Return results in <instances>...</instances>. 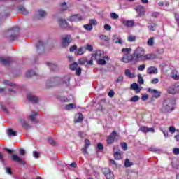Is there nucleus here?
I'll return each instance as SVG.
<instances>
[{"instance_id": "nucleus-42", "label": "nucleus", "mask_w": 179, "mask_h": 179, "mask_svg": "<svg viewBox=\"0 0 179 179\" xmlns=\"http://www.w3.org/2000/svg\"><path fill=\"white\" fill-rule=\"evenodd\" d=\"M86 62H87V59L85 57H83L79 59L78 64L80 65H85L86 64Z\"/></svg>"}, {"instance_id": "nucleus-21", "label": "nucleus", "mask_w": 179, "mask_h": 179, "mask_svg": "<svg viewBox=\"0 0 179 179\" xmlns=\"http://www.w3.org/2000/svg\"><path fill=\"white\" fill-rule=\"evenodd\" d=\"M113 43L115 44H122V40L121 37L118 36L117 35H113L112 38Z\"/></svg>"}, {"instance_id": "nucleus-11", "label": "nucleus", "mask_w": 179, "mask_h": 179, "mask_svg": "<svg viewBox=\"0 0 179 179\" xmlns=\"http://www.w3.org/2000/svg\"><path fill=\"white\" fill-rule=\"evenodd\" d=\"M139 131H141V132H143V134H148V132H152V134H155V128L148 127L146 126H141L139 128Z\"/></svg>"}, {"instance_id": "nucleus-20", "label": "nucleus", "mask_w": 179, "mask_h": 179, "mask_svg": "<svg viewBox=\"0 0 179 179\" xmlns=\"http://www.w3.org/2000/svg\"><path fill=\"white\" fill-rule=\"evenodd\" d=\"M0 62L3 65H9L12 62V59L10 57H0Z\"/></svg>"}, {"instance_id": "nucleus-41", "label": "nucleus", "mask_w": 179, "mask_h": 179, "mask_svg": "<svg viewBox=\"0 0 179 179\" xmlns=\"http://www.w3.org/2000/svg\"><path fill=\"white\" fill-rule=\"evenodd\" d=\"M48 66L52 70V71H55L57 69V65L53 63H48Z\"/></svg>"}, {"instance_id": "nucleus-16", "label": "nucleus", "mask_w": 179, "mask_h": 179, "mask_svg": "<svg viewBox=\"0 0 179 179\" xmlns=\"http://www.w3.org/2000/svg\"><path fill=\"white\" fill-rule=\"evenodd\" d=\"M179 92V85L169 87L168 88V93L170 94H176V93H178Z\"/></svg>"}, {"instance_id": "nucleus-63", "label": "nucleus", "mask_w": 179, "mask_h": 179, "mask_svg": "<svg viewBox=\"0 0 179 179\" xmlns=\"http://www.w3.org/2000/svg\"><path fill=\"white\" fill-rule=\"evenodd\" d=\"M76 48H78V47L76 45L71 46L69 49L70 52H73Z\"/></svg>"}, {"instance_id": "nucleus-30", "label": "nucleus", "mask_w": 179, "mask_h": 179, "mask_svg": "<svg viewBox=\"0 0 179 179\" xmlns=\"http://www.w3.org/2000/svg\"><path fill=\"white\" fill-rule=\"evenodd\" d=\"M18 11H20L21 13H22V15H28L29 14V12L27 11V10H26V8L23 6L18 7Z\"/></svg>"}, {"instance_id": "nucleus-7", "label": "nucleus", "mask_w": 179, "mask_h": 179, "mask_svg": "<svg viewBox=\"0 0 179 179\" xmlns=\"http://www.w3.org/2000/svg\"><path fill=\"white\" fill-rule=\"evenodd\" d=\"M117 136H118V134H117V131H113L110 135L107 138V143L108 145H112V143H114L115 138H117Z\"/></svg>"}, {"instance_id": "nucleus-37", "label": "nucleus", "mask_w": 179, "mask_h": 179, "mask_svg": "<svg viewBox=\"0 0 179 179\" xmlns=\"http://www.w3.org/2000/svg\"><path fill=\"white\" fill-rule=\"evenodd\" d=\"M139 96H138V95H136V96H134L133 97H131V99H130V101L131 102V103H136L137 101H139Z\"/></svg>"}, {"instance_id": "nucleus-31", "label": "nucleus", "mask_w": 179, "mask_h": 179, "mask_svg": "<svg viewBox=\"0 0 179 179\" xmlns=\"http://www.w3.org/2000/svg\"><path fill=\"white\" fill-rule=\"evenodd\" d=\"M36 117H37V113L34 112L31 115L29 116V120L32 121V122H36Z\"/></svg>"}, {"instance_id": "nucleus-33", "label": "nucleus", "mask_w": 179, "mask_h": 179, "mask_svg": "<svg viewBox=\"0 0 179 179\" xmlns=\"http://www.w3.org/2000/svg\"><path fill=\"white\" fill-rule=\"evenodd\" d=\"M147 44L149 47H153V45H155V38H150L147 41Z\"/></svg>"}, {"instance_id": "nucleus-8", "label": "nucleus", "mask_w": 179, "mask_h": 179, "mask_svg": "<svg viewBox=\"0 0 179 179\" xmlns=\"http://www.w3.org/2000/svg\"><path fill=\"white\" fill-rule=\"evenodd\" d=\"M95 59H106V61H108V56H104V52L101 50H97L94 54Z\"/></svg>"}, {"instance_id": "nucleus-10", "label": "nucleus", "mask_w": 179, "mask_h": 179, "mask_svg": "<svg viewBox=\"0 0 179 179\" xmlns=\"http://www.w3.org/2000/svg\"><path fill=\"white\" fill-rule=\"evenodd\" d=\"M134 10L137 12L138 16H143L145 15V7L142 5L134 7Z\"/></svg>"}, {"instance_id": "nucleus-25", "label": "nucleus", "mask_w": 179, "mask_h": 179, "mask_svg": "<svg viewBox=\"0 0 179 179\" xmlns=\"http://www.w3.org/2000/svg\"><path fill=\"white\" fill-rule=\"evenodd\" d=\"M158 71L156 67L151 66L147 69V73H149V75H152L153 73H157Z\"/></svg>"}, {"instance_id": "nucleus-53", "label": "nucleus", "mask_w": 179, "mask_h": 179, "mask_svg": "<svg viewBox=\"0 0 179 179\" xmlns=\"http://www.w3.org/2000/svg\"><path fill=\"white\" fill-rule=\"evenodd\" d=\"M121 147L123 150H127V149H128V145H127V143H122Z\"/></svg>"}, {"instance_id": "nucleus-35", "label": "nucleus", "mask_w": 179, "mask_h": 179, "mask_svg": "<svg viewBox=\"0 0 179 179\" xmlns=\"http://www.w3.org/2000/svg\"><path fill=\"white\" fill-rule=\"evenodd\" d=\"M99 38L102 41H110V38L108 36H106V35H103V34L100 35Z\"/></svg>"}, {"instance_id": "nucleus-9", "label": "nucleus", "mask_w": 179, "mask_h": 179, "mask_svg": "<svg viewBox=\"0 0 179 179\" xmlns=\"http://www.w3.org/2000/svg\"><path fill=\"white\" fill-rule=\"evenodd\" d=\"M113 152H114V157L115 160H121L122 159V155H121V150L118 147L115 146L113 148Z\"/></svg>"}, {"instance_id": "nucleus-3", "label": "nucleus", "mask_w": 179, "mask_h": 179, "mask_svg": "<svg viewBox=\"0 0 179 179\" xmlns=\"http://www.w3.org/2000/svg\"><path fill=\"white\" fill-rule=\"evenodd\" d=\"M174 109L173 100L166 99L163 102V106L161 109L162 113H170Z\"/></svg>"}, {"instance_id": "nucleus-29", "label": "nucleus", "mask_w": 179, "mask_h": 179, "mask_svg": "<svg viewBox=\"0 0 179 179\" xmlns=\"http://www.w3.org/2000/svg\"><path fill=\"white\" fill-rule=\"evenodd\" d=\"M85 52H86V49L85 48H79L76 50L77 55H83V54Z\"/></svg>"}, {"instance_id": "nucleus-17", "label": "nucleus", "mask_w": 179, "mask_h": 179, "mask_svg": "<svg viewBox=\"0 0 179 179\" xmlns=\"http://www.w3.org/2000/svg\"><path fill=\"white\" fill-rule=\"evenodd\" d=\"M27 99L29 101H31V103H38V98H37V96L33 95L32 94H29L27 96Z\"/></svg>"}, {"instance_id": "nucleus-4", "label": "nucleus", "mask_w": 179, "mask_h": 179, "mask_svg": "<svg viewBox=\"0 0 179 179\" xmlns=\"http://www.w3.org/2000/svg\"><path fill=\"white\" fill-rule=\"evenodd\" d=\"M20 29H19V27H13L11 29H10L8 31V34L9 36V39L10 40H15L16 37H17V34H19V31Z\"/></svg>"}, {"instance_id": "nucleus-49", "label": "nucleus", "mask_w": 179, "mask_h": 179, "mask_svg": "<svg viewBox=\"0 0 179 179\" xmlns=\"http://www.w3.org/2000/svg\"><path fill=\"white\" fill-rule=\"evenodd\" d=\"M77 67H78V63H74L70 65V69H71V71H75V69H76Z\"/></svg>"}, {"instance_id": "nucleus-38", "label": "nucleus", "mask_w": 179, "mask_h": 179, "mask_svg": "<svg viewBox=\"0 0 179 179\" xmlns=\"http://www.w3.org/2000/svg\"><path fill=\"white\" fill-rule=\"evenodd\" d=\"M8 136H16V135H17V134L16 133V131H13V129H9L7 132Z\"/></svg>"}, {"instance_id": "nucleus-51", "label": "nucleus", "mask_w": 179, "mask_h": 179, "mask_svg": "<svg viewBox=\"0 0 179 179\" xmlns=\"http://www.w3.org/2000/svg\"><path fill=\"white\" fill-rule=\"evenodd\" d=\"M169 131L171 132V134H174L176 132V127H174V126L169 127Z\"/></svg>"}, {"instance_id": "nucleus-55", "label": "nucleus", "mask_w": 179, "mask_h": 179, "mask_svg": "<svg viewBox=\"0 0 179 179\" xmlns=\"http://www.w3.org/2000/svg\"><path fill=\"white\" fill-rule=\"evenodd\" d=\"M76 73L78 76L80 75L82 73V69L80 67L76 69Z\"/></svg>"}, {"instance_id": "nucleus-61", "label": "nucleus", "mask_w": 179, "mask_h": 179, "mask_svg": "<svg viewBox=\"0 0 179 179\" xmlns=\"http://www.w3.org/2000/svg\"><path fill=\"white\" fill-rule=\"evenodd\" d=\"M145 68H146V65L141 64L138 67V71H144Z\"/></svg>"}, {"instance_id": "nucleus-12", "label": "nucleus", "mask_w": 179, "mask_h": 179, "mask_svg": "<svg viewBox=\"0 0 179 179\" xmlns=\"http://www.w3.org/2000/svg\"><path fill=\"white\" fill-rule=\"evenodd\" d=\"M36 16L37 19H44L47 16V11L39 9L37 10Z\"/></svg>"}, {"instance_id": "nucleus-19", "label": "nucleus", "mask_w": 179, "mask_h": 179, "mask_svg": "<svg viewBox=\"0 0 179 179\" xmlns=\"http://www.w3.org/2000/svg\"><path fill=\"white\" fill-rule=\"evenodd\" d=\"M11 160L13 162H17V163H21L22 164H24V161L20 157L16 155H13Z\"/></svg>"}, {"instance_id": "nucleus-64", "label": "nucleus", "mask_w": 179, "mask_h": 179, "mask_svg": "<svg viewBox=\"0 0 179 179\" xmlns=\"http://www.w3.org/2000/svg\"><path fill=\"white\" fill-rule=\"evenodd\" d=\"M173 152L174 155H179V148H174Z\"/></svg>"}, {"instance_id": "nucleus-43", "label": "nucleus", "mask_w": 179, "mask_h": 179, "mask_svg": "<svg viewBox=\"0 0 179 179\" xmlns=\"http://www.w3.org/2000/svg\"><path fill=\"white\" fill-rule=\"evenodd\" d=\"M133 165H134V163L130 162L129 159H125V162H124L125 167H131V166H133Z\"/></svg>"}, {"instance_id": "nucleus-47", "label": "nucleus", "mask_w": 179, "mask_h": 179, "mask_svg": "<svg viewBox=\"0 0 179 179\" xmlns=\"http://www.w3.org/2000/svg\"><path fill=\"white\" fill-rule=\"evenodd\" d=\"M106 64H107V62L104 59H98V65H106Z\"/></svg>"}, {"instance_id": "nucleus-27", "label": "nucleus", "mask_w": 179, "mask_h": 179, "mask_svg": "<svg viewBox=\"0 0 179 179\" xmlns=\"http://www.w3.org/2000/svg\"><path fill=\"white\" fill-rule=\"evenodd\" d=\"M59 27L62 29V30H69V29H71V26H69L68 23H61Z\"/></svg>"}, {"instance_id": "nucleus-45", "label": "nucleus", "mask_w": 179, "mask_h": 179, "mask_svg": "<svg viewBox=\"0 0 179 179\" xmlns=\"http://www.w3.org/2000/svg\"><path fill=\"white\" fill-rule=\"evenodd\" d=\"M34 75H36V73H34V71H29L26 73L27 78H31V76H34Z\"/></svg>"}, {"instance_id": "nucleus-14", "label": "nucleus", "mask_w": 179, "mask_h": 179, "mask_svg": "<svg viewBox=\"0 0 179 179\" xmlns=\"http://www.w3.org/2000/svg\"><path fill=\"white\" fill-rule=\"evenodd\" d=\"M69 22H81V20H83V17L80 15H71L69 19Z\"/></svg>"}, {"instance_id": "nucleus-48", "label": "nucleus", "mask_w": 179, "mask_h": 179, "mask_svg": "<svg viewBox=\"0 0 179 179\" xmlns=\"http://www.w3.org/2000/svg\"><path fill=\"white\" fill-rule=\"evenodd\" d=\"M59 100L62 103H68V101H69V100L68 99L67 97L65 96H62L59 98Z\"/></svg>"}, {"instance_id": "nucleus-57", "label": "nucleus", "mask_w": 179, "mask_h": 179, "mask_svg": "<svg viewBox=\"0 0 179 179\" xmlns=\"http://www.w3.org/2000/svg\"><path fill=\"white\" fill-rule=\"evenodd\" d=\"M152 85H157V83H159V78H153L151 80Z\"/></svg>"}, {"instance_id": "nucleus-36", "label": "nucleus", "mask_w": 179, "mask_h": 179, "mask_svg": "<svg viewBox=\"0 0 179 179\" xmlns=\"http://www.w3.org/2000/svg\"><path fill=\"white\" fill-rule=\"evenodd\" d=\"M124 27L126 29H132V27H135V23H124Z\"/></svg>"}, {"instance_id": "nucleus-39", "label": "nucleus", "mask_w": 179, "mask_h": 179, "mask_svg": "<svg viewBox=\"0 0 179 179\" xmlns=\"http://www.w3.org/2000/svg\"><path fill=\"white\" fill-rule=\"evenodd\" d=\"M110 17L112 19H113L114 20H117L120 19V16L118 15V14H117L115 13H110Z\"/></svg>"}, {"instance_id": "nucleus-62", "label": "nucleus", "mask_w": 179, "mask_h": 179, "mask_svg": "<svg viewBox=\"0 0 179 179\" xmlns=\"http://www.w3.org/2000/svg\"><path fill=\"white\" fill-rule=\"evenodd\" d=\"M20 124H22V127H24V125H26V120L23 118H20Z\"/></svg>"}, {"instance_id": "nucleus-58", "label": "nucleus", "mask_w": 179, "mask_h": 179, "mask_svg": "<svg viewBox=\"0 0 179 179\" xmlns=\"http://www.w3.org/2000/svg\"><path fill=\"white\" fill-rule=\"evenodd\" d=\"M6 173L7 174H12V168L10 167H6Z\"/></svg>"}, {"instance_id": "nucleus-1", "label": "nucleus", "mask_w": 179, "mask_h": 179, "mask_svg": "<svg viewBox=\"0 0 179 179\" xmlns=\"http://www.w3.org/2000/svg\"><path fill=\"white\" fill-rule=\"evenodd\" d=\"M156 55L155 54H145V49L141 47H138L133 53L134 62H141L143 61H149L150 59H155Z\"/></svg>"}, {"instance_id": "nucleus-59", "label": "nucleus", "mask_w": 179, "mask_h": 179, "mask_svg": "<svg viewBox=\"0 0 179 179\" xmlns=\"http://www.w3.org/2000/svg\"><path fill=\"white\" fill-rule=\"evenodd\" d=\"M124 81V76H120L117 79V83H120V82H123Z\"/></svg>"}, {"instance_id": "nucleus-34", "label": "nucleus", "mask_w": 179, "mask_h": 179, "mask_svg": "<svg viewBox=\"0 0 179 179\" xmlns=\"http://www.w3.org/2000/svg\"><path fill=\"white\" fill-rule=\"evenodd\" d=\"M36 48L38 50H38H41V51H44V45H43L42 41L38 42V43L36 45Z\"/></svg>"}, {"instance_id": "nucleus-60", "label": "nucleus", "mask_w": 179, "mask_h": 179, "mask_svg": "<svg viewBox=\"0 0 179 179\" xmlns=\"http://www.w3.org/2000/svg\"><path fill=\"white\" fill-rule=\"evenodd\" d=\"M71 80V77L69 76H66L64 77V83H66V85H67L68 83H69V81Z\"/></svg>"}, {"instance_id": "nucleus-28", "label": "nucleus", "mask_w": 179, "mask_h": 179, "mask_svg": "<svg viewBox=\"0 0 179 179\" xmlns=\"http://www.w3.org/2000/svg\"><path fill=\"white\" fill-rule=\"evenodd\" d=\"M59 8L60 10H66V9H68V4L66 2L64 1L59 4Z\"/></svg>"}, {"instance_id": "nucleus-52", "label": "nucleus", "mask_w": 179, "mask_h": 179, "mask_svg": "<svg viewBox=\"0 0 179 179\" xmlns=\"http://www.w3.org/2000/svg\"><path fill=\"white\" fill-rule=\"evenodd\" d=\"M33 156H34V157H35V159H38V157H40V152H38L37 151H34Z\"/></svg>"}, {"instance_id": "nucleus-50", "label": "nucleus", "mask_w": 179, "mask_h": 179, "mask_svg": "<svg viewBox=\"0 0 179 179\" xmlns=\"http://www.w3.org/2000/svg\"><path fill=\"white\" fill-rule=\"evenodd\" d=\"M87 50V51H90V52H92V51H93V46L92 45H86V48L85 50Z\"/></svg>"}, {"instance_id": "nucleus-15", "label": "nucleus", "mask_w": 179, "mask_h": 179, "mask_svg": "<svg viewBox=\"0 0 179 179\" xmlns=\"http://www.w3.org/2000/svg\"><path fill=\"white\" fill-rule=\"evenodd\" d=\"M148 92L149 93H151V94L152 95V97H154L155 99H159V97H160V92L156 90H153L152 88H148Z\"/></svg>"}, {"instance_id": "nucleus-26", "label": "nucleus", "mask_w": 179, "mask_h": 179, "mask_svg": "<svg viewBox=\"0 0 179 179\" xmlns=\"http://www.w3.org/2000/svg\"><path fill=\"white\" fill-rule=\"evenodd\" d=\"M127 41L129 43H135L136 41V36L130 34L127 36Z\"/></svg>"}, {"instance_id": "nucleus-18", "label": "nucleus", "mask_w": 179, "mask_h": 179, "mask_svg": "<svg viewBox=\"0 0 179 179\" xmlns=\"http://www.w3.org/2000/svg\"><path fill=\"white\" fill-rule=\"evenodd\" d=\"M124 75L125 76H127V78H129V79H134V78L136 76L134 72H131V70L128 69L124 71Z\"/></svg>"}, {"instance_id": "nucleus-2", "label": "nucleus", "mask_w": 179, "mask_h": 179, "mask_svg": "<svg viewBox=\"0 0 179 179\" xmlns=\"http://www.w3.org/2000/svg\"><path fill=\"white\" fill-rule=\"evenodd\" d=\"M132 51V49L131 48H122V52H125L122 57V62H124V64H128L129 62H131V61H134V56L133 55H131V52Z\"/></svg>"}, {"instance_id": "nucleus-22", "label": "nucleus", "mask_w": 179, "mask_h": 179, "mask_svg": "<svg viewBox=\"0 0 179 179\" xmlns=\"http://www.w3.org/2000/svg\"><path fill=\"white\" fill-rule=\"evenodd\" d=\"M171 77L172 79H174L175 80H179V73L177 70H172L171 73Z\"/></svg>"}, {"instance_id": "nucleus-40", "label": "nucleus", "mask_w": 179, "mask_h": 179, "mask_svg": "<svg viewBox=\"0 0 179 179\" xmlns=\"http://www.w3.org/2000/svg\"><path fill=\"white\" fill-rule=\"evenodd\" d=\"M84 29L88 31H90L93 29V26H92V24H87L84 25Z\"/></svg>"}, {"instance_id": "nucleus-6", "label": "nucleus", "mask_w": 179, "mask_h": 179, "mask_svg": "<svg viewBox=\"0 0 179 179\" xmlns=\"http://www.w3.org/2000/svg\"><path fill=\"white\" fill-rule=\"evenodd\" d=\"M72 41V36L71 35H66L62 38V46L68 47L71 42Z\"/></svg>"}, {"instance_id": "nucleus-32", "label": "nucleus", "mask_w": 179, "mask_h": 179, "mask_svg": "<svg viewBox=\"0 0 179 179\" xmlns=\"http://www.w3.org/2000/svg\"><path fill=\"white\" fill-rule=\"evenodd\" d=\"M74 108H76V105L73 104V103H69L66 105L65 106V110H74Z\"/></svg>"}, {"instance_id": "nucleus-46", "label": "nucleus", "mask_w": 179, "mask_h": 179, "mask_svg": "<svg viewBox=\"0 0 179 179\" xmlns=\"http://www.w3.org/2000/svg\"><path fill=\"white\" fill-rule=\"evenodd\" d=\"M138 83H140V85H143L144 80H143V78H142V75L138 74Z\"/></svg>"}, {"instance_id": "nucleus-54", "label": "nucleus", "mask_w": 179, "mask_h": 179, "mask_svg": "<svg viewBox=\"0 0 179 179\" xmlns=\"http://www.w3.org/2000/svg\"><path fill=\"white\" fill-rule=\"evenodd\" d=\"M85 148L86 149H87V148H89L90 145V141H89V139H85Z\"/></svg>"}, {"instance_id": "nucleus-5", "label": "nucleus", "mask_w": 179, "mask_h": 179, "mask_svg": "<svg viewBox=\"0 0 179 179\" xmlns=\"http://www.w3.org/2000/svg\"><path fill=\"white\" fill-rule=\"evenodd\" d=\"M3 83V85H6V86H10V87H13V89H8V92H10V94H15L16 89L19 88V86H17V85L9 80H4Z\"/></svg>"}, {"instance_id": "nucleus-13", "label": "nucleus", "mask_w": 179, "mask_h": 179, "mask_svg": "<svg viewBox=\"0 0 179 179\" xmlns=\"http://www.w3.org/2000/svg\"><path fill=\"white\" fill-rule=\"evenodd\" d=\"M103 171L107 179H114V174L111 173V170H110V169L105 168Z\"/></svg>"}, {"instance_id": "nucleus-24", "label": "nucleus", "mask_w": 179, "mask_h": 179, "mask_svg": "<svg viewBox=\"0 0 179 179\" xmlns=\"http://www.w3.org/2000/svg\"><path fill=\"white\" fill-rule=\"evenodd\" d=\"M83 121V115L78 113L75 116V122H82Z\"/></svg>"}, {"instance_id": "nucleus-56", "label": "nucleus", "mask_w": 179, "mask_h": 179, "mask_svg": "<svg viewBox=\"0 0 179 179\" xmlns=\"http://www.w3.org/2000/svg\"><path fill=\"white\" fill-rule=\"evenodd\" d=\"M148 99H149V95H148V94H143V96H141V100L143 101H146V100H148Z\"/></svg>"}, {"instance_id": "nucleus-44", "label": "nucleus", "mask_w": 179, "mask_h": 179, "mask_svg": "<svg viewBox=\"0 0 179 179\" xmlns=\"http://www.w3.org/2000/svg\"><path fill=\"white\" fill-rule=\"evenodd\" d=\"M148 29L152 31H155V30L156 29V24L155 23L150 24V25H148Z\"/></svg>"}, {"instance_id": "nucleus-23", "label": "nucleus", "mask_w": 179, "mask_h": 179, "mask_svg": "<svg viewBox=\"0 0 179 179\" xmlns=\"http://www.w3.org/2000/svg\"><path fill=\"white\" fill-rule=\"evenodd\" d=\"M130 89H131L132 90H134L136 93H139V92H141L139 85H138V83H136L130 85Z\"/></svg>"}]
</instances>
